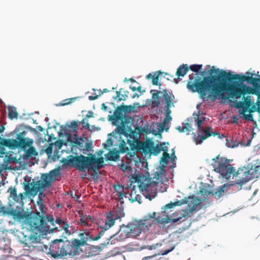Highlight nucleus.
Instances as JSON below:
<instances>
[{"instance_id": "dca6fc26", "label": "nucleus", "mask_w": 260, "mask_h": 260, "mask_svg": "<svg viewBox=\"0 0 260 260\" xmlns=\"http://www.w3.org/2000/svg\"><path fill=\"white\" fill-rule=\"evenodd\" d=\"M133 182L139 184V187L147 189L149 184L148 178L142 174H137L132 176Z\"/></svg>"}, {"instance_id": "ea45409f", "label": "nucleus", "mask_w": 260, "mask_h": 260, "mask_svg": "<svg viewBox=\"0 0 260 260\" xmlns=\"http://www.w3.org/2000/svg\"><path fill=\"white\" fill-rule=\"evenodd\" d=\"M202 64H192L189 67V70L194 72H198L202 68Z\"/></svg>"}, {"instance_id": "0e129e2a", "label": "nucleus", "mask_w": 260, "mask_h": 260, "mask_svg": "<svg viewBox=\"0 0 260 260\" xmlns=\"http://www.w3.org/2000/svg\"><path fill=\"white\" fill-rule=\"evenodd\" d=\"M255 94L257 95V102L258 103V105L260 106V91H256Z\"/></svg>"}, {"instance_id": "5fc2aeb1", "label": "nucleus", "mask_w": 260, "mask_h": 260, "mask_svg": "<svg viewBox=\"0 0 260 260\" xmlns=\"http://www.w3.org/2000/svg\"><path fill=\"white\" fill-rule=\"evenodd\" d=\"M235 107L236 108H242V110H243V107H245L244 102L241 101L237 102L235 104Z\"/></svg>"}, {"instance_id": "3c124183", "label": "nucleus", "mask_w": 260, "mask_h": 260, "mask_svg": "<svg viewBox=\"0 0 260 260\" xmlns=\"http://www.w3.org/2000/svg\"><path fill=\"white\" fill-rule=\"evenodd\" d=\"M79 124H82L83 125V127L87 130H90V125L87 121H85V119H82L80 122H79Z\"/></svg>"}, {"instance_id": "7c9ffc66", "label": "nucleus", "mask_w": 260, "mask_h": 260, "mask_svg": "<svg viewBox=\"0 0 260 260\" xmlns=\"http://www.w3.org/2000/svg\"><path fill=\"white\" fill-rule=\"evenodd\" d=\"M244 99V105L245 106V107H243V110H242L240 112L241 114H244V113L247 111L248 109L249 108V107L252 104V101L251 100V96L249 95L247 96L246 97L243 96Z\"/></svg>"}, {"instance_id": "8fccbe9b", "label": "nucleus", "mask_w": 260, "mask_h": 260, "mask_svg": "<svg viewBox=\"0 0 260 260\" xmlns=\"http://www.w3.org/2000/svg\"><path fill=\"white\" fill-rule=\"evenodd\" d=\"M112 145L113 141L111 138H108L106 143L103 144V147L106 149H107L109 147L112 146Z\"/></svg>"}, {"instance_id": "423d86ee", "label": "nucleus", "mask_w": 260, "mask_h": 260, "mask_svg": "<svg viewBox=\"0 0 260 260\" xmlns=\"http://www.w3.org/2000/svg\"><path fill=\"white\" fill-rule=\"evenodd\" d=\"M44 248L46 250H44V251L55 258L72 255L74 249L73 246L68 241L61 239L52 241L49 247L47 245H44Z\"/></svg>"}, {"instance_id": "338daca9", "label": "nucleus", "mask_w": 260, "mask_h": 260, "mask_svg": "<svg viewBox=\"0 0 260 260\" xmlns=\"http://www.w3.org/2000/svg\"><path fill=\"white\" fill-rule=\"evenodd\" d=\"M185 126H186V128L185 130L186 131H189V124L188 123H186Z\"/></svg>"}, {"instance_id": "39448f33", "label": "nucleus", "mask_w": 260, "mask_h": 260, "mask_svg": "<svg viewBox=\"0 0 260 260\" xmlns=\"http://www.w3.org/2000/svg\"><path fill=\"white\" fill-rule=\"evenodd\" d=\"M69 161L80 172L90 169L94 171L99 170L103 167L104 162V158L102 157L96 158L93 155L89 157L82 154L73 156Z\"/></svg>"}, {"instance_id": "4468645a", "label": "nucleus", "mask_w": 260, "mask_h": 260, "mask_svg": "<svg viewBox=\"0 0 260 260\" xmlns=\"http://www.w3.org/2000/svg\"><path fill=\"white\" fill-rule=\"evenodd\" d=\"M130 237H131V235L127 225L126 226L123 225L120 227L119 230L115 234L110 236L108 240L110 241L114 238L111 242V244H112L115 243V242H113V240L122 241Z\"/></svg>"}, {"instance_id": "bf43d9fd", "label": "nucleus", "mask_w": 260, "mask_h": 260, "mask_svg": "<svg viewBox=\"0 0 260 260\" xmlns=\"http://www.w3.org/2000/svg\"><path fill=\"white\" fill-rule=\"evenodd\" d=\"M158 245V244L152 245H148L146 247V248L149 250H153L156 249Z\"/></svg>"}, {"instance_id": "603ef678", "label": "nucleus", "mask_w": 260, "mask_h": 260, "mask_svg": "<svg viewBox=\"0 0 260 260\" xmlns=\"http://www.w3.org/2000/svg\"><path fill=\"white\" fill-rule=\"evenodd\" d=\"M121 90H122V88L120 89L119 91H117L116 92V95L114 98L115 100H116L118 99V101H120L125 100L124 98L123 99L122 97L120 96H121L124 97L123 95H122V94L121 95V94H120Z\"/></svg>"}, {"instance_id": "de8ad7c7", "label": "nucleus", "mask_w": 260, "mask_h": 260, "mask_svg": "<svg viewBox=\"0 0 260 260\" xmlns=\"http://www.w3.org/2000/svg\"><path fill=\"white\" fill-rule=\"evenodd\" d=\"M187 201H187L186 198H185L181 200L175 202L173 203V204L174 205V206H180L181 205H184V204H187Z\"/></svg>"}, {"instance_id": "6ab92c4d", "label": "nucleus", "mask_w": 260, "mask_h": 260, "mask_svg": "<svg viewBox=\"0 0 260 260\" xmlns=\"http://www.w3.org/2000/svg\"><path fill=\"white\" fill-rule=\"evenodd\" d=\"M152 144H153V142L151 141L141 142L140 145V147H139V151L142 152L145 155L150 154Z\"/></svg>"}, {"instance_id": "49530a36", "label": "nucleus", "mask_w": 260, "mask_h": 260, "mask_svg": "<svg viewBox=\"0 0 260 260\" xmlns=\"http://www.w3.org/2000/svg\"><path fill=\"white\" fill-rule=\"evenodd\" d=\"M75 101V98H71V99H66V100L62 101L61 102V103H60L59 104V105L60 106L68 105L72 103V102H73Z\"/></svg>"}, {"instance_id": "4be33fe9", "label": "nucleus", "mask_w": 260, "mask_h": 260, "mask_svg": "<svg viewBox=\"0 0 260 260\" xmlns=\"http://www.w3.org/2000/svg\"><path fill=\"white\" fill-rule=\"evenodd\" d=\"M186 199L188 201L187 204L189 210H190L191 211H193L196 210L197 207L200 204L199 200L193 197H189Z\"/></svg>"}, {"instance_id": "4d7b16f0", "label": "nucleus", "mask_w": 260, "mask_h": 260, "mask_svg": "<svg viewBox=\"0 0 260 260\" xmlns=\"http://www.w3.org/2000/svg\"><path fill=\"white\" fill-rule=\"evenodd\" d=\"M92 144L91 142L85 143V146H84L85 147L84 150H86V151L90 150L92 148Z\"/></svg>"}, {"instance_id": "58836bf2", "label": "nucleus", "mask_w": 260, "mask_h": 260, "mask_svg": "<svg viewBox=\"0 0 260 260\" xmlns=\"http://www.w3.org/2000/svg\"><path fill=\"white\" fill-rule=\"evenodd\" d=\"M137 153L135 151H129L127 152L126 155V158L127 160H129L130 161H132L134 158L136 157H137L138 156L137 155Z\"/></svg>"}, {"instance_id": "a19ab883", "label": "nucleus", "mask_w": 260, "mask_h": 260, "mask_svg": "<svg viewBox=\"0 0 260 260\" xmlns=\"http://www.w3.org/2000/svg\"><path fill=\"white\" fill-rule=\"evenodd\" d=\"M133 192V190H132V192L129 194V196H130L129 200H131L132 202L137 201V202H139V203H141V196L140 194H137L134 197H133V194H132Z\"/></svg>"}, {"instance_id": "f257e3e1", "label": "nucleus", "mask_w": 260, "mask_h": 260, "mask_svg": "<svg viewBox=\"0 0 260 260\" xmlns=\"http://www.w3.org/2000/svg\"><path fill=\"white\" fill-rule=\"evenodd\" d=\"M209 76L205 77L202 80L196 79L193 82V75H189L187 88L192 92L200 94V98L205 100L209 99L216 100L221 98L223 100L229 98L239 99L243 95L252 93V89L241 82L247 81L248 76L233 74L213 66L209 71Z\"/></svg>"}, {"instance_id": "c03bdc74", "label": "nucleus", "mask_w": 260, "mask_h": 260, "mask_svg": "<svg viewBox=\"0 0 260 260\" xmlns=\"http://www.w3.org/2000/svg\"><path fill=\"white\" fill-rule=\"evenodd\" d=\"M164 153L162 157H161V161L164 163H168L169 159L170 158V155L168 153V151H163Z\"/></svg>"}, {"instance_id": "4c0bfd02", "label": "nucleus", "mask_w": 260, "mask_h": 260, "mask_svg": "<svg viewBox=\"0 0 260 260\" xmlns=\"http://www.w3.org/2000/svg\"><path fill=\"white\" fill-rule=\"evenodd\" d=\"M129 151L128 147L126 146V143L124 140H122L119 145V152L122 153L127 152Z\"/></svg>"}, {"instance_id": "0eeeda50", "label": "nucleus", "mask_w": 260, "mask_h": 260, "mask_svg": "<svg viewBox=\"0 0 260 260\" xmlns=\"http://www.w3.org/2000/svg\"><path fill=\"white\" fill-rule=\"evenodd\" d=\"M10 214L16 221L22 222V225L26 229L31 227L32 225H36L37 222L45 218L44 216L39 212L33 213H23L19 211L12 210Z\"/></svg>"}, {"instance_id": "13d9d810", "label": "nucleus", "mask_w": 260, "mask_h": 260, "mask_svg": "<svg viewBox=\"0 0 260 260\" xmlns=\"http://www.w3.org/2000/svg\"><path fill=\"white\" fill-rule=\"evenodd\" d=\"M174 206V205L173 204V203L171 202V203L170 204H167L165 206V210H164V212H166V210H167L168 209H172V208H173Z\"/></svg>"}, {"instance_id": "aec40b11", "label": "nucleus", "mask_w": 260, "mask_h": 260, "mask_svg": "<svg viewBox=\"0 0 260 260\" xmlns=\"http://www.w3.org/2000/svg\"><path fill=\"white\" fill-rule=\"evenodd\" d=\"M165 145V143L157 144L155 146H154V144H152L150 155L153 154L154 155H157L160 153L161 151H168V146Z\"/></svg>"}, {"instance_id": "20e7f679", "label": "nucleus", "mask_w": 260, "mask_h": 260, "mask_svg": "<svg viewBox=\"0 0 260 260\" xmlns=\"http://www.w3.org/2000/svg\"><path fill=\"white\" fill-rule=\"evenodd\" d=\"M155 212L149 213L145 215L143 218L140 220H136L127 224L131 237L139 236L142 231L148 230L149 227L156 223L166 224L169 223H174L180 220L181 217L171 218L168 215L162 218L158 216Z\"/></svg>"}, {"instance_id": "e2e57ef3", "label": "nucleus", "mask_w": 260, "mask_h": 260, "mask_svg": "<svg viewBox=\"0 0 260 260\" xmlns=\"http://www.w3.org/2000/svg\"><path fill=\"white\" fill-rule=\"evenodd\" d=\"M200 114V110L199 111V113H194L193 114V117H194L195 120H198L199 119H200L199 118Z\"/></svg>"}, {"instance_id": "052dcab7", "label": "nucleus", "mask_w": 260, "mask_h": 260, "mask_svg": "<svg viewBox=\"0 0 260 260\" xmlns=\"http://www.w3.org/2000/svg\"><path fill=\"white\" fill-rule=\"evenodd\" d=\"M7 152L6 151L5 148L3 146H0V155H4Z\"/></svg>"}, {"instance_id": "a211bd4d", "label": "nucleus", "mask_w": 260, "mask_h": 260, "mask_svg": "<svg viewBox=\"0 0 260 260\" xmlns=\"http://www.w3.org/2000/svg\"><path fill=\"white\" fill-rule=\"evenodd\" d=\"M113 213L109 212L106 214V219L105 220V224L102 228L101 231H104L109 229L111 228L115 223V221L117 220L112 214Z\"/></svg>"}, {"instance_id": "864d4df0", "label": "nucleus", "mask_w": 260, "mask_h": 260, "mask_svg": "<svg viewBox=\"0 0 260 260\" xmlns=\"http://www.w3.org/2000/svg\"><path fill=\"white\" fill-rule=\"evenodd\" d=\"M80 222L82 224H84L85 225H89L88 217H86H86L85 216L81 217V218H80Z\"/></svg>"}, {"instance_id": "9b49d317", "label": "nucleus", "mask_w": 260, "mask_h": 260, "mask_svg": "<svg viewBox=\"0 0 260 260\" xmlns=\"http://www.w3.org/2000/svg\"><path fill=\"white\" fill-rule=\"evenodd\" d=\"M162 92L163 93L162 97L164 99L165 103L166 104L165 109L166 117L164 120V124H166L168 123L172 119L170 115L171 113V108L172 107H175V96L172 92L168 91L166 89H164Z\"/></svg>"}, {"instance_id": "473e14b6", "label": "nucleus", "mask_w": 260, "mask_h": 260, "mask_svg": "<svg viewBox=\"0 0 260 260\" xmlns=\"http://www.w3.org/2000/svg\"><path fill=\"white\" fill-rule=\"evenodd\" d=\"M8 117L10 119H17L18 118V113L15 107H8Z\"/></svg>"}, {"instance_id": "5701e85b", "label": "nucleus", "mask_w": 260, "mask_h": 260, "mask_svg": "<svg viewBox=\"0 0 260 260\" xmlns=\"http://www.w3.org/2000/svg\"><path fill=\"white\" fill-rule=\"evenodd\" d=\"M248 166L251 173L254 175V178H257L260 175V161L257 160L254 164H249Z\"/></svg>"}, {"instance_id": "ddd939ff", "label": "nucleus", "mask_w": 260, "mask_h": 260, "mask_svg": "<svg viewBox=\"0 0 260 260\" xmlns=\"http://www.w3.org/2000/svg\"><path fill=\"white\" fill-rule=\"evenodd\" d=\"M251 172L248 165L246 167L239 168L235 174H233L234 176L237 178L236 180V184L242 186L246 182L254 178V175H253Z\"/></svg>"}, {"instance_id": "6e6d98bb", "label": "nucleus", "mask_w": 260, "mask_h": 260, "mask_svg": "<svg viewBox=\"0 0 260 260\" xmlns=\"http://www.w3.org/2000/svg\"><path fill=\"white\" fill-rule=\"evenodd\" d=\"M244 115V118L248 120V121H252L253 120V116L251 114H245V113L243 114Z\"/></svg>"}, {"instance_id": "f704fd0d", "label": "nucleus", "mask_w": 260, "mask_h": 260, "mask_svg": "<svg viewBox=\"0 0 260 260\" xmlns=\"http://www.w3.org/2000/svg\"><path fill=\"white\" fill-rule=\"evenodd\" d=\"M72 245L73 246V248H74V249L73 250V254H74L75 247H76V248H78L81 246L85 245V243H84V241H81V240L77 239H74L72 240Z\"/></svg>"}, {"instance_id": "412c9836", "label": "nucleus", "mask_w": 260, "mask_h": 260, "mask_svg": "<svg viewBox=\"0 0 260 260\" xmlns=\"http://www.w3.org/2000/svg\"><path fill=\"white\" fill-rule=\"evenodd\" d=\"M162 91H162H160L157 90H151L150 91V93L152 94V98L153 100L152 102V105H153V107H158L160 104V102L159 100V93H161L162 94L161 97L164 100V99L162 97Z\"/></svg>"}, {"instance_id": "680f3d73", "label": "nucleus", "mask_w": 260, "mask_h": 260, "mask_svg": "<svg viewBox=\"0 0 260 260\" xmlns=\"http://www.w3.org/2000/svg\"><path fill=\"white\" fill-rule=\"evenodd\" d=\"M186 128V126H184L183 127H181L180 126L177 127V129L179 132L182 133L184 132L185 131V128Z\"/></svg>"}, {"instance_id": "6e6552de", "label": "nucleus", "mask_w": 260, "mask_h": 260, "mask_svg": "<svg viewBox=\"0 0 260 260\" xmlns=\"http://www.w3.org/2000/svg\"><path fill=\"white\" fill-rule=\"evenodd\" d=\"M230 159L218 155L212 159V166L214 170L223 178L229 179L235 172L234 167L230 164Z\"/></svg>"}, {"instance_id": "e433bc0d", "label": "nucleus", "mask_w": 260, "mask_h": 260, "mask_svg": "<svg viewBox=\"0 0 260 260\" xmlns=\"http://www.w3.org/2000/svg\"><path fill=\"white\" fill-rule=\"evenodd\" d=\"M225 185H223L218 190L215 191L214 190V194H215L216 198H220L223 195L225 190Z\"/></svg>"}, {"instance_id": "72a5a7b5", "label": "nucleus", "mask_w": 260, "mask_h": 260, "mask_svg": "<svg viewBox=\"0 0 260 260\" xmlns=\"http://www.w3.org/2000/svg\"><path fill=\"white\" fill-rule=\"evenodd\" d=\"M29 148L25 150V155L26 158H29L38 155V152L35 147L32 145L28 147Z\"/></svg>"}, {"instance_id": "c756f323", "label": "nucleus", "mask_w": 260, "mask_h": 260, "mask_svg": "<svg viewBox=\"0 0 260 260\" xmlns=\"http://www.w3.org/2000/svg\"><path fill=\"white\" fill-rule=\"evenodd\" d=\"M114 187L120 199H123L124 197H126V193L124 192V188L123 185L117 184L115 185Z\"/></svg>"}, {"instance_id": "7ed1b4c3", "label": "nucleus", "mask_w": 260, "mask_h": 260, "mask_svg": "<svg viewBox=\"0 0 260 260\" xmlns=\"http://www.w3.org/2000/svg\"><path fill=\"white\" fill-rule=\"evenodd\" d=\"M30 232L28 235L24 236L23 243L28 247V250L33 251L35 249L38 250L41 248L44 250V245L41 242V236L47 233H54L55 231H59L57 227L54 229H50L47 225L45 219L37 222L36 225H32L31 227L27 228Z\"/></svg>"}, {"instance_id": "1a4fd4ad", "label": "nucleus", "mask_w": 260, "mask_h": 260, "mask_svg": "<svg viewBox=\"0 0 260 260\" xmlns=\"http://www.w3.org/2000/svg\"><path fill=\"white\" fill-rule=\"evenodd\" d=\"M78 126V122L73 121L66 126V129H63L61 126V131L67 135L68 140L72 143L73 147H77L81 151H84V140L78 137L77 135Z\"/></svg>"}, {"instance_id": "37998d69", "label": "nucleus", "mask_w": 260, "mask_h": 260, "mask_svg": "<svg viewBox=\"0 0 260 260\" xmlns=\"http://www.w3.org/2000/svg\"><path fill=\"white\" fill-rule=\"evenodd\" d=\"M238 144L236 145L235 142L232 139H226V146L230 148H234L236 147Z\"/></svg>"}, {"instance_id": "f8f14e48", "label": "nucleus", "mask_w": 260, "mask_h": 260, "mask_svg": "<svg viewBox=\"0 0 260 260\" xmlns=\"http://www.w3.org/2000/svg\"><path fill=\"white\" fill-rule=\"evenodd\" d=\"M198 127V136L194 135V141L196 144H201L203 141L210 137L212 135V128L211 127H207L204 129L202 126L204 122V118L199 119L195 120Z\"/></svg>"}, {"instance_id": "79ce46f5", "label": "nucleus", "mask_w": 260, "mask_h": 260, "mask_svg": "<svg viewBox=\"0 0 260 260\" xmlns=\"http://www.w3.org/2000/svg\"><path fill=\"white\" fill-rule=\"evenodd\" d=\"M108 90L107 88H105L103 90V91H100L99 94V95H90L88 96V99L90 101H94L96 100L101 95H102L103 93H106L108 92Z\"/></svg>"}, {"instance_id": "2f4dec72", "label": "nucleus", "mask_w": 260, "mask_h": 260, "mask_svg": "<svg viewBox=\"0 0 260 260\" xmlns=\"http://www.w3.org/2000/svg\"><path fill=\"white\" fill-rule=\"evenodd\" d=\"M56 223L58 224L61 226V230L63 229L65 231L66 233L67 234H70L71 232L69 230V224L67 223L66 222L63 221L60 218L56 219L55 221Z\"/></svg>"}, {"instance_id": "b1692460", "label": "nucleus", "mask_w": 260, "mask_h": 260, "mask_svg": "<svg viewBox=\"0 0 260 260\" xmlns=\"http://www.w3.org/2000/svg\"><path fill=\"white\" fill-rule=\"evenodd\" d=\"M200 193L202 196H204L205 199L209 196L214 194V190L211 188V186L208 184L204 185L200 189Z\"/></svg>"}, {"instance_id": "bb28decb", "label": "nucleus", "mask_w": 260, "mask_h": 260, "mask_svg": "<svg viewBox=\"0 0 260 260\" xmlns=\"http://www.w3.org/2000/svg\"><path fill=\"white\" fill-rule=\"evenodd\" d=\"M15 139H5L0 136V145L10 148H15Z\"/></svg>"}, {"instance_id": "393cba45", "label": "nucleus", "mask_w": 260, "mask_h": 260, "mask_svg": "<svg viewBox=\"0 0 260 260\" xmlns=\"http://www.w3.org/2000/svg\"><path fill=\"white\" fill-rule=\"evenodd\" d=\"M107 160L116 161L119 158V150H111L105 156Z\"/></svg>"}, {"instance_id": "a878e982", "label": "nucleus", "mask_w": 260, "mask_h": 260, "mask_svg": "<svg viewBox=\"0 0 260 260\" xmlns=\"http://www.w3.org/2000/svg\"><path fill=\"white\" fill-rule=\"evenodd\" d=\"M110 212L113 213V215L117 220L121 219L125 215L123 208L121 207H117L114 208L112 211H110Z\"/></svg>"}, {"instance_id": "c9c22d12", "label": "nucleus", "mask_w": 260, "mask_h": 260, "mask_svg": "<svg viewBox=\"0 0 260 260\" xmlns=\"http://www.w3.org/2000/svg\"><path fill=\"white\" fill-rule=\"evenodd\" d=\"M253 75V74L251 73V76H248L246 82L252 83L255 87L257 86H259L260 87V86L258 84V82H260V78H254L252 77Z\"/></svg>"}, {"instance_id": "774afa93", "label": "nucleus", "mask_w": 260, "mask_h": 260, "mask_svg": "<svg viewBox=\"0 0 260 260\" xmlns=\"http://www.w3.org/2000/svg\"><path fill=\"white\" fill-rule=\"evenodd\" d=\"M5 126H3V125H2L1 127H0V133H2L5 130Z\"/></svg>"}, {"instance_id": "cd10ccee", "label": "nucleus", "mask_w": 260, "mask_h": 260, "mask_svg": "<svg viewBox=\"0 0 260 260\" xmlns=\"http://www.w3.org/2000/svg\"><path fill=\"white\" fill-rule=\"evenodd\" d=\"M189 71V67L186 64H182L177 69L176 75L178 77L184 76Z\"/></svg>"}, {"instance_id": "09e8293b", "label": "nucleus", "mask_w": 260, "mask_h": 260, "mask_svg": "<svg viewBox=\"0 0 260 260\" xmlns=\"http://www.w3.org/2000/svg\"><path fill=\"white\" fill-rule=\"evenodd\" d=\"M8 192L10 193L11 196L12 197L13 199H15L17 197V190L15 188H10L8 190Z\"/></svg>"}, {"instance_id": "2eb2a0df", "label": "nucleus", "mask_w": 260, "mask_h": 260, "mask_svg": "<svg viewBox=\"0 0 260 260\" xmlns=\"http://www.w3.org/2000/svg\"><path fill=\"white\" fill-rule=\"evenodd\" d=\"M25 135L24 132H22L17 135V140L15 139L14 143L15 144V148H21L25 150L26 147L31 146L34 141L31 139L25 138L23 137Z\"/></svg>"}, {"instance_id": "a18cd8bd", "label": "nucleus", "mask_w": 260, "mask_h": 260, "mask_svg": "<svg viewBox=\"0 0 260 260\" xmlns=\"http://www.w3.org/2000/svg\"><path fill=\"white\" fill-rule=\"evenodd\" d=\"M158 75L156 76H153L152 83L153 85H158L159 76L162 74V72L160 71H158Z\"/></svg>"}, {"instance_id": "f3484780", "label": "nucleus", "mask_w": 260, "mask_h": 260, "mask_svg": "<svg viewBox=\"0 0 260 260\" xmlns=\"http://www.w3.org/2000/svg\"><path fill=\"white\" fill-rule=\"evenodd\" d=\"M104 231H101L98 235L93 237L92 235H90L89 232H85L81 233L79 234V236L81 238V240L84 241L85 245H87V242L89 241H98L99 240L102 236L104 235Z\"/></svg>"}, {"instance_id": "f03ea898", "label": "nucleus", "mask_w": 260, "mask_h": 260, "mask_svg": "<svg viewBox=\"0 0 260 260\" xmlns=\"http://www.w3.org/2000/svg\"><path fill=\"white\" fill-rule=\"evenodd\" d=\"M135 105H121L118 107L114 111V115L112 116V120L114 125H117L115 129L116 134L123 135L126 137L129 135L132 137L131 135L134 133L131 127L133 118L127 114L136 112Z\"/></svg>"}, {"instance_id": "69168bd1", "label": "nucleus", "mask_w": 260, "mask_h": 260, "mask_svg": "<svg viewBox=\"0 0 260 260\" xmlns=\"http://www.w3.org/2000/svg\"><path fill=\"white\" fill-rule=\"evenodd\" d=\"M93 113L92 111H89L86 115V117L87 118L92 117H93Z\"/></svg>"}, {"instance_id": "9d476101", "label": "nucleus", "mask_w": 260, "mask_h": 260, "mask_svg": "<svg viewBox=\"0 0 260 260\" xmlns=\"http://www.w3.org/2000/svg\"><path fill=\"white\" fill-rule=\"evenodd\" d=\"M53 180L54 178L50 174H43L42 175L41 179L31 184V187L29 185H26L25 190L29 191L31 194H36L38 191L50 187Z\"/></svg>"}, {"instance_id": "c85d7f7f", "label": "nucleus", "mask_w": 260, "mask_h": 260, "mask_svg": "<svg viewBox=\"0 0 260 260\" xmlns=\"http://www.w3.org/2000/svg\"><path fill=\"white\" fill-rule=\"evenodd\" d=\"M141 143V141L139 139L134 141L128 140V143L129 145L131 150L136 152H139V145H140Z\"/></svg>"}]
</instances>
